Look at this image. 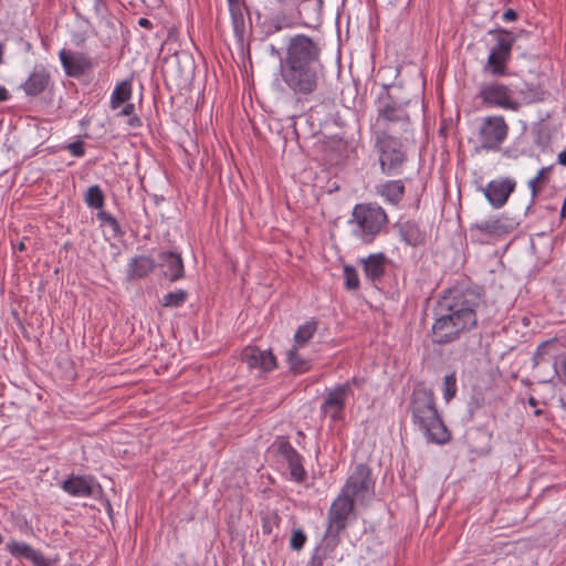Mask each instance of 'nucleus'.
Masks as SVG:
<instances>
[{"label":"nucleus","mask_w":566,"mask_h":566,"mask_svg":"<svg viewBox=\"0 0 566 566\" xmlns=\"http://www.w3.org/2000/svg\"><path fill=\"white\" fill-rule=\"evenodd\" d=\"M280 74L293 94L312 95L324 76L319 44L305 34L291 36L281 59Z\"/></svg>","instance_id":"obj_1"},{"label":"nucleus","mask_w":566,"mask_h":566,"mask_svg":"<svg viewBox=\"0 0 566 566\" xmlns=\"http://www.w3.org/2000/svg\"><path fill=\"white\" fill-rule=\"evenodd\" d=\"M481 294L471 289H452L439 301V316L432 325L433 342L452 343L478 325Z\"/></svg>","instance_id":"obj_2"},{"label":"nucleus","mask_w":566,"mask_h":566,"mask_svg":"<svg viewBox=\"0 0 566 566\" xmlns=\"http://www.w3.org/2000/svg\"><path fill=\"white\" fill-rule=\"evenodd\" d=\"M409 408L412 422L419 427L430 442L443 444L450 440V432L438 412L432 390L422 386L415 388Z\"/></svg>","instance_id":"obj_3"},{"label":"nucleus","mask_w":566,"mask_h":566,"mask_svg":"<svg viewBox=\"0 0 566 566\" xmlns=\"http://www.w3.org/2000/svg\"><path fill=\"white\" fill-rule=\"evenodd\" d=\"M375 149L382 174L387 176L402 174L407 163V153L398 137L389 134L388 130H376Z\"/></svg>","instance_id":"obj_4"},{"label":"nucleus","mask_w":566,"mask_h":566,"mask_svg":"<svg viewBox=\"0 0 566 566\" xmlns=\"http://www.w3.org/2000/svg\"><path fill=\"white\" fill-rule=\"evenodd\" d=\"M352 217L349 222L357 226L355 232L365 243H371L388 222L386 211L377 203L356 205Z\"/></svg>","instance_id":"obj_5"},{"label":"nucleus","mask_w":566,"mask_h":566,"mask_svg":"<svg viewBox=\"0 0 566 566\" xmlns=\"http://www.w3.org/2000/svg\"><path fill=\"white\" fill-rule=\"evenodd\" d=\"M411 103L410 99L398 102L387 92L377 111V124L382 125L381 130H388L391 135L408 133L411 126L408 107Z\"/></svg>","instance_id":"obj_6"},{"label":"nucleus","mask_w":566,"mask_h":566,"mask_svg":"<svg viewBox=\"0 0 566 566\" xmlns=\"http://www.w3.org/2000/svg\"><path fill=\"white\" fill-rule=\"evenodd\" d=\"M375 480L368 465L359 463L348 476L340 492L359 502L374 495Z\"/></svg>","instance_id":"obj_7"},{"label":"nucleus","mask_w":566,"mask_h":566,"mask_svg":"<svg viewBox=\"0 0 566 566\" xmlns=\"http://www.w3.org/2000/svg\"><path fill=\"white\" fill-rule=\"evenodd\" d=\"M509 125L503 116H489L483 119L479 130L481 148L497 151L506 139Z\"/></svg>","instance_id":"obj_8"},{"label":"nucleus","mask_w":566,"mask_h":566,"mask_svg":"<svg viewBox=\"0 0 566 566\" xmlns=\"http://www.w3.org/2000/svg\"><path fill=\"white\" fill-rule=\"evenodd\" d=\"M355 509V501L340 492L327 512V536L338 537L347 527V521Z\"/></svg>","instance_id":"obj_9"},{"label":"nucleus","mask_w":566,"mask_h":566,"mask_svg":"<svg viewBox=\"0 0 566 566\" xmlns=\"http://www.w3.org/2000/svg\"><path fill=\"white\" fill-rule=\"evenodd\" d=\"M478 97L488 106L518 111L520 103L513 99V92L504 84L497 82L481 85Z\"/></svg>","instance_id":"obj_10"},{"label":"nucleus","mask_w":566,"mask_h":566,"mask_svg":"<svg viewBox=\"0 0 566 566\" xmlns=\"http://www.w3.org/2000/svg\"><path fill=\"white\" fill-rule=\"evenodd\" d=\"M349 396H353L350 382H344L329 390L321 406L322 415L329 416L334 422L343 420L346 400Z\"/></svg>","instance_id":"obj_11"},{"label":"nucleus","mask_w":566,"mask_h":566,"mask_svg":"<svg viewBox=\"0 0 566 566\" xmlns=\"http://www.w3.org/2000/svg\"><path fill=\"white\" fill-rule=\"evenodd\" d=\"M274 446L276 447L277 453L286 462L291 479L297 483L304 482L307 478V473L303 465V457L284 437H277Z\"/></svg>","instance_id":"obj_12"},{"label":"nucleus","mask_w":566,"mask_h":566,"mask_svg":"<svg viewBox=\"0 0 566 566\" xmlns=\"http://www.w3.org/2000/svg\"><path fill=\"white\" fill-rule=\"evenodd\" d=\"M515 189L516 181L511 177L493 179L484 188H481L486 200L494 209L504 207Z\"/></svg>","instance_id":"obj_13"},{"label":"nucleus","mask_w":566,"mask_h":566,"mask_svg":"<svg viewBox=\"0 0 566 566\" xmlns=\"http://www.w3.org/2000/svg\"><path fill=\"white\" fill-rule=\"evenodd\" d=\"M61 64L67 76L80 77L94 67L93 60L81 52L61 50L59 53Z\"/></svg>","instance_id":"obj_14"},{"label":"nucleus","mask_w":566,"mask_h":566,"mask_svg":"<svg viewBox=\"0 0 566 566\" xmlns=\"http://www.w3.org/2000/svg\"><path fill=\"white\" fill-rule=\"evenodd\" d=\"M242 361L251 369H259L268 373L276 367V358L271 350H261L258 347L249 346L243 349Z\"/></svg>","instance_id":"obj_15"},{"label":"nucleus","mask_w":566,"mask_h":566,"mask_svg":"<svg viewBox=\"0 0 566 566\" xmlns=\"http://www.w3.org/2000/svg\"><path fill=\"white\" fill-rule=\"evenodd\" d=\"M51 83V74L44 65H35L21 88L29 97L42 94Z\"/></svg>","instance_id":"obj_16"},{"label":"nucleus","mask_w":566,"mask_h":566,"mask_svg":"<svg viewBox=\"0 0 566 566\" xmlns=\"http://www.w3.org/2000/svg\"><path fill=\"white\" fill-rule=\"evenodd\" d=\"M159 265L164 268V275L176 282L185 276V268L181 255L171 251H164L158 254Z\"/></svg>","instance_id":"obj_17"},{"label":"nucleus","mask_w":566,"mask_h":566,"mask_svg":"<svg viewBox=\"0 0 566 566\" xmlns=\"http://www.w3.org/2000/svg\"><path fill=\"white\" fill-rule=\"evenodd\" d=\"M400 240L410 247H419L426 242V233L420 229L418 222L413 220L398 221L395 224Z\"/></svg>","instance_id":"obj_18"},{"label":"nucleus","mask_w":566,"mask_h":566,"mask_svg":"<svg viewBox=\"0 0 566 566\" xmlns=\"http://www.w3.org/2000/svg\"><path fill=\"white\" fill-rule=\"evenodd\" d=\"M156 268V261L148 255H136L127 264L128 281L140 280L148 276Z\"/></svg>","instance_id":"obj_19"},{"label":"nucleus","mask_w":566,"mask_h":566,"mask_svg":"<svg viewBox=\"0 0 566 566\" xmlns=\"http://www.w3.org/2000/svg\"><path fill=\"white\" fill-rule=\"evenodd\" d=\"M62 489L75 497H90L93 495V479L91 476L71 475L63 481Z\"/></svg>","instance_id":"obj_20"},{"label":"nucleus","mask_w":566,"mask_h":566,"mask_svg":"<svg viewBox=\"0 0 566 566\" xmlns=\"http://www.w3.org/2000/svg\"><path fill=\"white\" fill-rule=\"evenodd\" d=\"M376 193L380 196L385 202L398 206L405 196V184L402 180H387L376 186Z\"/></svg>","instance_id":"obj_21"},{"label":"nucleus","mask_w":566,"mask_h":566,"mask_svg":"<svg viewBox=\"0 0 566 566\" xmlns=\"http://www.w3.org/2000/svg\"><path fill=\"white\" fill-rule=\"evenodd\" d=\"M515 226L509 221L507 218H495L491 220H483L472 226L475 229L488 235L501 237L514 230Z\"/></svg>","instance_id":"obj_22"},{"label":"nucleus","mask_w":566,"mask_h":566,"mask_svg":"<svg viewBox=\"0 0 566 566\" xmlns=\"http://www.w3.org/2000/svg\"><path fill=\"white\" fill-rule=\"evenodd\" d=\"M387 259L384 253L370 254L363 260V269L366 277L371 281L380 280L385 274Z\"/></svg>","instance_id":"obj_23"},{"label":"nucleus","mask_w":566,"mask_h":566,"mask_svg":"<svg viewBox=\"0 0 566 566\" xmlns=\"http://www.w3.org/2000/svg\"><path fill=\"white\" fill-rule=\"evenodd\" d=\"M488 33L493 35L496 42L491 51L511 56L513 44L516 41V36L513 34V32L503 28H496L490 30Z\"/></svg>","instance_id":"obj_24"},{"label":"nucleus","mask_w":566,"mask_h":566,"mask_svg":"<svg viewBox=\"0 0 566 566\" xmlns=\"http://www.w3.org/2000/svg\"><path fill=\"white\" fill-rule=\"evenodd\" d=\"M228 2L234 35L238 41L243 42L245 33L243 6L240 0H228Z\"/></svg>","instance_id":"obj_25"},{"label":"nucleus","mask_w":566,"mask_h":566,"mask_svg":"<svg viewBox=\"0 0 566 566\" xmlns=\"http://www.w3.org/2000/svg\"><path fill=\"white\" fill-rule=\"evenodd\" d=\"M296 25V19L289 14H276L264 23L265 34L273 35L283 29H290Z\"/></svg>","instance_id":"obj_26"},{"label":"nucleus","mask_w":566,"mask_h":566,"mask_svg":"<svg viewBox=\"0 0 566 566\" xmlns=\"http://www.w3.org/2000/svg\"><path fill=\"white\" fill-rule=\"evenodd\" d=\"M132 97V82L128 80L118 83L111 95V107L117 109Z\"/></svg>","instance_id":"obj_27"},{"label":"nucleus","mask_w":566,"mask_h":566,"mask_svg":"<svg viewBox=\"0 0 566 566\" xmlns=\"http://www.w3.org/2000/svg\"><path fill=\"white\" fill-rule=\"evenodd\" d=\"M510 59V55L491 51L488 57L485 70H489L494 76L504 75L506 71V63Z\"/></svg>","instance_id":"obj_28"},{"label":"nucleus","mask_w":566,"mask_h":566,"mask_svg":"<svg viewBox=\"0 0 566 566\" xmlns=\"http://www.w3.org/2000/svg\"><path fill=\"white\" fill-rule=\"evenodd\" d=\"M317 331V322L312 319L306 322L305 324L301 325L295 335V346L294 347H302L308 343V340L314 336V334Z\"/></svg>","instance_id":"obj_29"},{"label":"nucleus","mask_w":566,"mask_h":566,"mask_svg":"<svg viewBox=\"0 0 566 566\" xmlns=\"http://www.w3.org/2000/svg\"><path fill=\"white\" fill-rule=\"evenodd\" d=\"M7 551L14 557V558H24L30 559L34 548L24 542H18V541H10L6 545Z\"/></svg>","instance_id":"obj_30"},{"label":"nucleus","mask_w":566,"mask_h":566,"mask_svg":"<svg viewBox=\"0 0 566 566\" xmlns=\"http://www.w3.org/2000/svg\"><path fill=\"white\" fill-rule=\"evenodd\" d=\"M287 363L290 369L295 374H303L311 368V363L307 359L302 358L296 350V347L291 348L287 354Z\"/></svg>","instance_id":"obj_31"},{"label":"nucleus","mask_w":566,"mask_h":566,"mask_svg":"<svg viewBox=\"0 0 566 566\" xmlns=\"http://www.w3.org/2000/svg\"><path fill=\"white\" fill-rule=\"evenodd\" d=\"M518 93L526 103L541 102L545 96V91L539 85L527 83L518 88Z\"/></svg>","instance_id":"obj_32"},{"label":"nucleus","mask_w":566,"mask_h":566,"mask_svg":"<svg viewBox=\"0 0 566 566\" xmlns=\"http://www.w3.org/2000/svg\"><path fill=\"white\" fill-rule=\"evenodd\" d=\"M85 203L93 209H102L105 201L104 192L98 185L91 186L85 193Z\"/></svg>","instance_id":"obj_33"},{"label":"nucleus","mask_w":566,"mask_h":566,"mask_svg":"<svg viewBox=\"0 0 566 566\" xmlns=\"http://www.w3.org/2000/svg\"><path fill=\"white\" fill-rule=\"evenodd\" d=\"M188 298V293L185 290H177L175 292H169L164 295L160 301L164 307H180Z\"/></svg>","instance_id":"obj_34"},{"label":"nucleus","mask_w":566,"mask_h":566,"mask_svg":"<svg viewBox=\"0 0 566 566\" xmlns=\"http://www.w3.org/2000/svg\"><path fill=\"white\" fill-rule=\"evenodd\" d=\"M345 287L355 291L359 287V277L356 269L352 265L344 266Z\"/></svg>","instance_id":"obj_35"},{"label":"nucleus","mask_w":566,"mask_h":566,"mask_svg":"<svg viewBox=\"0 0 566 566\" xmlns=\"http://www.w3.org/2000/svg\"><path fill=\"white\" fill-rule=\"evenodd\" d=\"M443 387V398L449 402L457 394V377L454 373L444 377Z\"/></svg>","instance_id":"obj_36"},{"label":"nucleus","mask_w":566,"mask_h":566,"mask_svg":"<svg viewBox=\"0 0 566 566\" xmlns=\"http://www.w3.org/2000/svg\"><path fill=\"white\" fill-rule=\"evenodd\" d=\"M280 517L276 513L271 512L262 516V532L270 535L274 527L279 526Z\"/></svg>","instance_id":"obj_37"},{"label":"nucleus","mask_w":566,"mask_h":566,"mask_svg":"<svg viewBox=\"0 0 566 566\" xmlns=\"http://www.w3.org/2000/svg\"><path fill=\"white\" fill-rule=\"evenodd\" d=\"M554 343V340H546L537 346L532 358L533 367H537L545 359V356L548 354L549 347L553 346Z\"/></svg>","instance_id":"obj_38"},{"label":"nucleus","mask_w":566,"mask_h":566,"mask_svg":"<svg viewBox=\"0 0 566 566\" xmlns=\"http://www.w3.org/2000/svg\"><path fill=\"white\" fill-rule=\"evenodd\" d=\"M306 543V535L302 530H294L290 538V546L294 551H301Z\"/></svg>","instance_id":"obj_39"},{"label":"nucleus","mask_w":566,"mask_h":566,"mask_svg":"<svg viewBox=\"0 0 566 566\" xmlns=\"http://www.w3.org/2000/svg\"><path fill=\"white\" fill-rule=\"evenodd\" d=\"M527 187L531 190V205L527 207L526 211H530L545 186H543L542 184L537 182L532 178L528 180Z\"/></svg>","instance_id":"obj_40"},{"label":"nucleus","mask_w":566,"mask_h":566,"mask_svg":"<svg viewBox=\"0 0 566 566\" xmlns=\"http://www.w3.org/2000/svg\"><path fill=\"white\" fill-rule=\"evenodd\" d=\"M553 169L554 165L543 167L538 170L537 175L533 179L542 184L543 186H546L549 182Z\"/></svg>","instance_id":"obj_41"},{"label":"nucleus","mask_w":566,"mask_h":566,"mask_svg":"<svg viewBox=\"0 0 566 566\" xmlns=\"http://www.w3.org/2000/svg\"><path fill=\"white\" fill-rule=\"evenodd\" d=\"M66 149L75 157H83L85 155V144L82 140L70 143Z\"/></svg>","instance_id":"obj_42"},{"label":"nucleus","mask_w":566,"mask_h":566,"mask_svg":"<svg viewBox=\"0 0 566 566\" xmlns=\"http://www.w3.org/2000/svg\"><path fill=\"white\" fill-rule=\"evenodd\" d=\"M33 566H53L49 559L44 557V555L38 551L34 549L30 559H29Z\"/></svg>","instance_id":"obj_43"},{"label":"nucleus","mask_w":566,"mask_h":566,"mask_svg":"<svg viewBox=\"0 0 566 566\" xmlns=\"http://www.w3.org/2000/svg\"><path fill=\"white\" fill-rule=\"evenodd\" d=\"M106 226H108L113 230V233L115 237L120 235L123 233L120 226L115 217L109 219V221L106 223Z\"/></svg>","instance_id":"obj_44"},{"label":"nucleus","mask_w":566,"mask_h":566,"mask_svg":"<svg viewBox=\"0 0 566 566\" xmlns=\"http://www.w3.org/2000/svg\"><path fill=\"white\" fill-rule=\"evenodd\" d=\"M126 105L123 107V109L119 112V116H130L134 114L135 105L130 103H125Z\"/></svg>","instance_id":"obj_45"},{"label":"nucleus","mask_w":566,"mask_h":566,"mask_svg":"<svg viewBox=\"0 0 566 566\" xmlns=\"http://www.w3.org/2000/svg\"><path fill=\"white\" fill-rule=\"evenodd\" d=\"M323 562H324V556L315 553L312 556V558H311V560H310L307 566H323Z\"/></svg>","instance_id":"obj_46"},{"label":"nucleus","mask_w":566,"mask_h":566,"mask_svg":"<svg viewBox=\"0 0 566 566\" xmlns=\"http://www.w3.org/2000/svg\"><path fill=\"white\" fill-rule=\"evenodd\" d=\"M517 19V13L515 10L513 9H507L504 13H503V20L504 21H507V22H511V21H515Z\"/></svg>","instance_id":"obj_47"},{"label":"nucleus","mask_w":566,"mask_h":566,"mask_svg":"<svg viewBox=\"0 0 566 566\" xmlns=\"http://www.w3.org/2000/svg\"><path fill=\"white\" fill-rule=\"evenodd\" d=\"M97 219L103 223L106 224L109 219L113 218V216L104 210H99L96 214Z\"/></svg>","instance_id":"obj_48"},{"label":"nucleus","mask_w":566,"mask_h":566,"mask_svg":"<svg viewBox=\"0 0 566 566\" xmlns=\"http://www.w3.org/2000/svg\"><path fill=\"white\" fill-rule=\"evenodd\" d=\"M128 124L132 126V127H139L142 125V120L138 116L136 115H130L129 116V119H128Z\"/></svg>","instance_id":"obj_49"},{"label":"nucleus","mask_w":566,"mask_h":566,"mask_svg":"<svg viewBox=\"0 0 566 566\" xmlns=\"http://www.w3.org/2000/svg\"><path fill=\"white\" fill-rule=\"evenodd\" d=\"M269 50H270V54L272 56L279 57L280 60L282 57H284V55H282L281 51L274 44H270Z\"/></svg>","instance_id":"obj_50"},{"label":"nucleus","mask_w":566,"mask_h":566,"mask_svg":"<svg viewBox=\"0 0 566 566\" xmlns=\"http://www.w3.org/2000/svg\"><path fill=\"white\" fill-rule=\"evenodd\" d=\"M9 98V91L4 86L0 85V102H7Z\"/></svg>","instance_id":"obj_51"},{"label":"nucleus","mask_w":566,"mask_h":566,"mask_svg":"<svg viewBox=\"0 0 566 566\" xmlns=\"http://www.w3.org/2000/svg\"><path fill=\"white\" fill-rule=\"evenodd\" d=\"M138 25L145 29H153V23L147 18H139Z\"/></svg>","instance_id":"obj_52"},{"label":"nucleus","mask_w":566,"mask_h":566,"mask_svg":"<svg viewBox=\"0 0 566 566\" xmlns=\"http://www.w3.org/2000/svg\"><path fill=\"white\" fill-rule=\"evenodd\" d=\"M557 163L566 167V148L560 151L557 156Z\"/></svg>","instance_id":"obj_53"},{"label":"nucleus","mask_w":566,"mask_h":566,"mask_svg":"<svg viewBox=\"0 0 566 566\" xmlns=\"http://www.w3.org/2000/svg\"><path fill=\"white\" fill-rule=\"evenodd\" d=\"M560 367H562L564 384L566 385V356L564 357Z\"/></svg>","instance_id":"obj_54"},{"label":"nucleus","mask_w":566,"mask_h":566,"mask_svg":"<svg viewBox=\"0 0 566 566\" xmlns=\"http://www.w3.org/2000/svg\"><path fill=\"white\" fill-rule=\"evenodd\" d=\"M347 382H350V387H352L353 385H355V386H361V385H363V382H364V379H359V378L354 377L352 380H348Z\"/></svg>","instance_id":"obj_55"},{"label":"nucleus","mask_w":566,"mask_h":566,"mask_svg":"<svg viewBox=\"0 0 566 566\" xmlns=\"http://www.w3.org/2000/svg\"><path fill=\"white\" fill-rule=\"evenodd\" d=\"M4 45L0 42V64L3 63Z\"/></svg>","instance_id":"obj_56"},{"label":"nucleus","mask_w":566,"mask_h":566,"mask_svg":"<svg viewBox=\"0 0 566 566\" xmlns=\"http://www.w3.org/2000/svg\"><path fill=\"white\" fill-rule=\"evenodd\" d=\"M25 249H27V248H25L24 242H22V241H21V242L18 244V250H19V251H24Z\"/></svg>","instance_id":"obj_57"},{"label":"nucleus","mask_w":566,"mask_h":566,"mask_svg":"<svg viewBox=\"0 0 566 566\" xmlns=\"http://www.w3.org/2000/svg\"><path fill=\"white\" fill-rule=\"evenodd\" d=\"M315 1H316L317 8L321 9L323 6V0H315Z\"/></svg>","instance_id":"obj_58"},{"label":"nucleus","mask_w":566,"mask_h":566,"mask_svg":"<svg viewBox=\"0 0 566 566\" xmlns=\"http://www.w3.org/2000/svg\"><path fill=\"white\" fill-rule=\"evenodd\" d=\"M528 401H530V405H532V406L536 405V400L533 397H531Z\"/></svg>","instance_id":"obj_59"},{"label":"nucleus","mask_w":566,"mask_h":566,"mask_svg":"<svg viewBox=\"0 0 566 566\" xmlns=\"http://www.w3.org/2000/svg\"><path fill=\"white\" fill-rule=\"evenodd\" d=\"M298 6L303 4V3H306V2H310L311 0H296Z\"/></svg>","instance_id":"obj_60"},{"label":"nucleus","mask_w":566,"mask_h":566,"mask_svg":"<svg viewBox=\"0 0 566 566\" xmlns=\"http://www.w3.org/2000/svg\"><path fill=\"white\" fill-rule=\"evenodd\" d=\"M297 18H300V19L302 18V9L300 7L297 9Z\"/></svg>","instance_id":"obj_61"},{"label":"nucleus","mask_w":566,"mask_h":566,"mask_svg":"<svg viewBox=\"0 0 566 566\" xmlns=\"http://www.w3.org/2000/svg\"><path fill=\"white\" fill-rule=\"evenodd\" d=\"M277 2H279L280 4H285V3H286V0H277Z\"/></svg>","instance_id":"obj_62"},{"label":"nucleus","mask_w":566,"mask_h":566,"mask_svg":"<svg viewBox=\"0 0 566 566\" xmlns=\"http://www.w3.org/2000/svg\"><path fill=\"white\" fill-rule=\"evenodd\" d=\"M297 436H298V437H304L303 431H297Z\"/></svg>","instance_id":"obj_63"},{"label":"nucleus","mask_w":566,"mask_h":566,"mask_svg":"<svg viewBox=\"0 0 566 566\" xmlns=\"http://www.w3.org/2000/svg\"><path fill=\"white\" fill-rule=\"evenodd\" d=\"M84 40H85V39H84V38H82V39H81V41H76V45H80V44H81V42H83Z\"/></svg>","instance_id":"obj_64"}]
</instances>
